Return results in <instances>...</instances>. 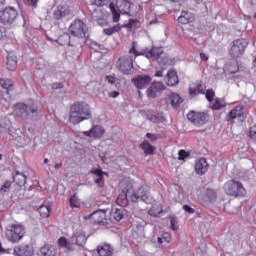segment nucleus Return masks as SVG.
<instances>
[{"mask_svg":"<svg viewBox=\"0 0 256 256\" xmlns=\"http://www.w3.org/2000/svg\"><path fill=\"white\" fill-rule=\"evenodd\" d=\"M137 42H132V48L129 50V53H134L135 57L144 56L146 59H152V61H157L158 65L162 69H167V67L173 65V60L169 56L165 55L163 47L152 46L149 48H143L141 51L135 49Z\"/></svg>","mask_w":256,"mask_h":256,"instance_id":"obj_1","label":"nucleus"},{"mask_svg":"<svg viewBox=\"0 0 256 256\" xmlns=\"http://www.w3.org/2000/svg\"><path fill=\"white\" fill-rule=\"evenodd\" d=\"M93 117L91 108L87 102H75L70 108L69 122L72 125H79L83 121H87Z\"/></svg>","mask_w":256,"mask_h":256,"instance_id":"obj_2","label":"nucleus"},{"mask_svg":"<svg viewBox=\"0 0 256 256\" xmlns=\"http://www.w3.org/2000/svg\"><path fill=\"white\" fill-rule=\"evenodd\" d=\"M247 47H249V40L246 38L236 39L230 43L228 47V55H230L232 59H239V57L245 55Z\"/></svg>","mask_w":256,"mask_h":256,"instance_id":"obj_3","label":"nucleus"},{"mask_svg":"<svg viewBox=\"0 0 256 256\" xmlns=\"http://www.w3.org/2000/svg\"><path fill=\"white\" fill-rule=\"evenodd\" d=\"M128 53L129 54L121 56L117 61L118 71H120V73H122L123 75H133V72L135 71V67H133V62L138 56H135V53Z\"/></svg>","mask_w":256,"mask_h":256,"instance_id":"obj_4","label":"nucleus"},{"mask_svg":"<svg viewBox=\"0 0 256 256\" xmlns=\"http://www.w3.org/2000/svg\"><path fill=\"white\" fill-rule=\"evenodd\" d=\"M224 190L231 197H245L247 191L243 184L237 180H230L225 183Z\"/></svg>","mask_w":256,"mask_h":256,"instance_id":"obj_5","label":"nucleus"},{"mask_svg":"<svg viewBox=\"0 0 256 256\" xmlns=\"http://www.w3.org/2000/svg\"><path fill=\"white\" fill-rule=\"evenodd\" d=\"M25 237V227L20 224H12L8 226L6 238L11 243H19Z\"/></svg>","mask_w":256,"mask_h":256,"instance_id":"obj_6","label":"nucleus"},{"mask_svg":"<svg viewBox=\"0 0 256 256\" xmlns=\"http://www.w3.org/2000/svg\"><path fill=\"white\" fill-rule=\"evenodd\" d=\"M69 32L78 39H89V30L82 20H74L69 27Z\"/></svg>","mask_w":256,"mask_h":256,"instance_id":"obj_7","label":"nucleus"},{"mask_svg":"<svg viewBox=\"0 0 256 256\" xmlns=\"http://www.w3.org/2000/svg\"><path fill=\"white\" fill-rule=\"evenodd\" d=\"M19 17V12L15 7L8 6L0 10V23L1 25H13L17 18Z\"/></svg>","mask_w":256,"mask_h":256,"instance_id":"obj_8","label":"nucleus"},{"mask_svg":"<svg viewBox=\"0 0 256 256\" xmlns=\"http://www.w3.org/2000/svg\"><path fill=\"white\" fill-rule=\"evenodd\" d=\"M187 119L190 123H193L195 127H203V125L209 121V114L191 111L187 114Z\"/></svg>","mask_w":256,"mask_h":256,"instance_id":"obj_9","label":"nucleus"},{"mask_svg":"<svg viewBox=\"0 0 256 256\" xmlns=\"http://www.w3.org/2000/svg\"><path fill=\"white\" fill-rule=\"evenodd\" d=\"M149 186H141L137 191H131V203H139L142 201L143 203H147L149 199Z\"/></svg>","mask_w":256,"mask_h":256,"instance_id":"obj_10","label":"nucleus"},{"mask_svg":"<svg viewBox=\"0 0 256 256\" xmlns=\"http://www.w3.org/2000/svg\"><path fill=\"white\" fill-rule=\"evenodd\" d=\"M87 239H89V236H87L83 229H76L70 237L72 247H75V245L77 247H84L87 245Z\"/></svg>","mask_w":256,"mask_h":256,"instance_id":"obj_11","label":"nucleus"},{"mask_svg":"<svg viewBox=\"0 0 256 256\" xmlns=\"http://www.w3.org/2000/svg\"><path fill=\"white\" fill-rule=\"evenodd\" d=\"M90 175H94V183L99 187L100 189H103L105 187V176L109 177V173L103 171L101 166L97 165L96 167H93L89 171Z\"/></svg>","mask_w":256,"mask_h":256,"instance_id":"obj_12","label":"nucleus"},{"mask_svg":"<svg viewBox=\"0 0 256 256\" xmlns=\"http://www.w3.org/2000/svg\"><path fill=\"white\" fill-rule=\"evenodd\" d=\"M165 91L163 82H153L146 91L148 99H157Z\"/></svg>","mask_w":256,"mask_h":256,"instance_id":"obj_13","label":"nucleus"},{"mask_svg":"<svg viewBox=\"0 0 256 256\" xmlns=\"http://www.w3.org/2000/svg\"><path fill=\"white\" fill-rule=\"evenodd\" d=\"M116 7L121 13V15H127L128 17H133V8L135 5L131 3L129 0H117L116 1Z\"/></svg>","mask_w":256,"mask_h":256,"instance_id":"obj_14","label":"nucleus"},{"mask_svg":"<svg viewBox=\"0 0 256 256\" xmlns=\"http://www.w3.org/2000/svg\"><path fill=\"white\" fill-rule=\"evenodd\" d=\"M107 211L105 210H96L89 215L84 216V219L88 221L92 219V223L98 225H105V217H107Z\"/></svg>","mask_w":256,"mask_h":256,"instance_id":"obj_15","label":"nucleus"},{"mask_svg":"<svg viewBox=\"0 0 256 256\" xmlns=\"http://www.w3.org/2000/svg\"><path fill=\"white\" fill-rule=\"evenodd\" d=\"M14 256H33V246L29 244H20L14 247Z\"/></svg>","mask_w":256,"mask_h":256,"instance_id":"obj_16","label":"nucleus"},{"mask_svg":"<svg viewBox=\"0 0 256 256\" xmlns=\"http://www.w3.org/2000/svg\"><path fill=\"white\" fill-rule=\"evenodd\" d=\"M131 82L136 89H145L147 85L151 84V78L149 75H138L132 78Z\"/></svg>","mask_w":256,"mask_h":256,"instance_id":"obj_17","label":"nucleus"},{"mask_svg":"<svg viewBox=\"0 0 256 256\" xmlns=\"http://www.w3.org/2000/svg\"><path fill=\"white\" fill-rule=\"evenodd\" d=\"M131 195V190L127 188L122 189L116 200L117 205H119L120 207H127V205H129V201H131Z\"/></svg>","mask_w":256,"mask_h":256,"instance_id":"obj_18","label":"nucleus"},{"mask_svg":"<svg viewBox=\"0 0 256 256\" xmlns=\"http://www.w3.org/2000/svg\"><path fill=\"white\" fill-rule=\"evenodd\" d=\"M166 79L168 87H175L176 85H179V76L177 75V70H175V68L168 70Z\"/></svg>","mask_w":256,"mask_h":256,"instance_id":"obj_19","label":"nucleus"},{"mask_svg":"<svg viewBox=\"0 0 256 256\" xmlns=\"http://www.w3.org/2000/svg\"><path fill=\"white\" fill-rule=\"evenodd\" d=\"M243 115H245L243 105H237L228 113L226 121H233L238 117H243Z\"/></svg>","mask_w":256,"mask_h":256,"instance_id":"obj_20","label":"nucleus"},{"mask_svg":"<svg viewBox=\"0 0 256 256\" xmlns=\"http://www.w3.org/2000/svg\"><path fill=\"white\" fill-rule=\"evenodd\" d=\"M209 170V163H207V159L200 158L195 163V171L197 175H205L207 171Z\"/></svg>","mask_w":256,"mask_h":256,"instance_id":"obj_21","label":"nucleus"},{"mask_svg":"<svg viewBox=\"0 0 256 256\" xmlns=\"http://www.w3.org/2000/svg\"><path fill=\"white\" fill-rule=\"evenodd\" d=\"M27 172H21L19 170L15 171V174L13 175V181L18 185V187H25V184L27 183Z\"/></svg>","mask_w":256,"mask_h":256,"instance_id":"obj_22","label":"nucleus"},{"mask_svg":"<svg viewBox=\"0 0 256 256\" xmlns=\"http://www.w3.org/2000/svg\"><path fill=\"white\" fill-rule=\"evenodd\" d=\"M16 113L22 119H29V106L25 103H17L15 105Z\"/></svg>","mask_w":256,"mask_h":256,"instance_id":"obj_23","label":"nucleus"},{"mask_svg":"<svg viewBox=\"0 0 256 256\" xmlns=\"http://www.w3.org/2000/svg\"><path fill=\"white\" fill-rule=\"evenodd\" d=\"M6 69L8 71H15L17 69V55L13 54V52L7 54Z\"/></svg>","mask_w":256,"mask_h":256,"instance_id":"obj_24","label":"nucleus"},{"mask_svg":"<svg viewBox=\"0 0 256 256\" xmlns=\"http://www.w3.org/2000/svg\"><path fill=\"white\" fill-rule=\"evenodd\" d=\"M202 201L203 205H207V203H214V201H217V192L211 188H208L202 198Z\"/></svg>","mask_w":256,"mask_h":256,"instance_id":"obj_25","label":"nucleus"},{"mask_svg":"<svg viewBox=\"0 0 256 256\" xmlns=\"http://www.w3.org/2000/svg\"><path fill=\"white\" fill-rule=\"evenodd\" d=\"M193 21H195V16L188 11H182L178 17V23H181V25H188V23H193Z\"/></svg>","mask_w":256,"mask_h":256,"instance_id":"obj_26","label":"nucleus"},{"mask_svg":"<svg viewBox=\"0 0 256 256\" xmlns=\"http://www.w3.org/2000/svg\"><path fill=\"white\" fill-rule=\"evenodd\" d=\"M113 217L115 221H123L125 217H129V212L125 209V206H120V208H115Z\"/></svg>","mask_w":256,"mask_h":256,"instance_id":"obj_27","label":"nucleus"},{"mask_svg":"<svg viewBox=\"0 0 256 256\" xmlns=\"http://www.w3.org/2000/svg\"><path fill=\"white\" fill-rule=\"evenodd\" d=\"M56 43L60 46L68 45V47H75L76 45L71 43V35L69 33H64L58 37Z\"/></svg>","mask_w":256,"mask_h":256,"instance_id":"obj_28","label":"nucleus"},{"mask_svg":"<svg viewBox=\"0 0 256 256\" xmlns=\"http://www.w3.org/2000/svg\"><path fill=\"white\" fill-rule=\"evenodd\" d=\"M99 256H113V248L109 244H103L97 247Z\"/></svg>","mask_w":256,"mask_h":256,"instance_id":"obj_29","label":"nucleus"},{"mask_svg":"<svg viewBox=\"0 0 256 256\" xmlns=\"http://www.w3.org/2000/svg\"><path fill=\"white\" fill-rule=\"evenodd\" d=\"M69 15V9L65 7H58L57 10L53 12V19L59 21Z\"/></svg>","mask_w":256,"mask_h":256,"instance_id":"obj_30","label":"nucleus"},{"mask_svg":"<svg viewBox=\"0 0 256 256\" xmlns=\"http://www.w3.org/2000/svg\"><path fill=\"white\" fill-rule=\"evenodd\" d=\"M141 149H143L145 155H154L155 149H157L155 146L151 145L149 143V140H145L140 144Z\"/></svg>","mask_w":256,"mask_h":256,"instance_id":"obj_31","label":"nucleus"},{"mask_svg":"<svg viewBox=\"0 0 256 256\" xmlns=\"http://www.w3.org/2000/svg\"><path fill=\"white\" fill-rule=\"evenodd\" d=\"M59 247H65L67 251H75V247H73V244L71 242V238H69V241L65 237H60L58 240Z\"/></svg>","mask_w":256,"mask_h":256,"instance_id":"obj_32","label":"nucleus"},{"mask_svg":"<svg viewBox=\"0 0 256 256\" xmlns=\"http://www.w3.org/2000/svg\"><path fill=\"white\" fill-rule=\"evenodd\" d=\"M97 14H99L100 16H98ZM91 15L93 21H96V23H98L100 27H103V25H105L106 21L104 20L103 15H101V11L94 9L93 11H91Z\"/></svg>","mask_w":256,"mask_h":256,"instance_id":"obj_33","label":"nucleus"},{"mask_svg":"<svg viewBox=\"0 0 256 256\" xmlns=\"http://www.w3.org/2000/svg\"><path fill=\"white\" fill-rule=\"evenodd\" d=\"M105 135V129L101 125L92 127V136L94 139H101Z\"/></svg>","mask_w":256,"mask_h":256,"instance_id":"obj_34","label":"nucleus"},{"mask_svg":"<svg viewBox=\"0 0 256 256\" xmlns=\"http://www.w3.org/2000/svg\"><path fill=\"white\" fill-rule=\"evenodd\" d=\"M51 210V205H41L38 208V213L40 214V217H42L43 219H47V217L51 215Z\"/></svg>","mask_w":256,"mask_h":256,"instance_id":"obj_35","label":"nucleus"},{"mask_svg":"<svg viewBox=\"0 0 256 256\" xmlns=\"http://www.w3.org/2000/svg\"><path fill=\"white\" fill-rule=\"evenodd\" d=\"M13 85V80L0 78V87L5 89L6 95H9V91H11Z\"/></svg>","mask_w":256,"mask_h":256,"instance_id":"obj_36","label":"nucleus"},{"mask_svg":"<svg viewBox=\"0 0 256 256\" xmlns=\"http://www.w3.org/2000/svg\"><path fill=\"white\" fill-rule=\"evenodd\" d=\"M172 107H179L183 103V98L179 94L172 93L169 97Z\"/></svg>","mask_w":256,"mask_h":256,"instance_id":"obj_37","label":"nucleus"},{"mask_svg":"<svg viewBox=\"0 0 256 256\" xmlns=\"http://www.w3.org/2000/svg\"><path fill=\"white\" fill-rule=\"evenodd\" d=\"M28 119H37V115H39V108L37 107V105L32 104L28 106Z\"/></svg>","mask_w":256,"mask_h":256,"instance_id":"obj_38","label":"nucleus"},{"mask_svg":"<svg viewBox=\"0 0 256 256\" xmlns=\"http://www.w3.org/2000/svg\"><path fill=\"white\" fill-rule=\"evenodd\" d=\"M121 25L120 24H116L110 28H106L104 29V34L105 35H108V36H111V35H114V33H119V31H121Z\"/></svg>","mask_w":256,"mask_h":256,"instance_id":"obj_39","label":"nucleus"},{"mask_svg":"<svg viewBox=\"0 0 256 256\" xmlns=\"http://www.w3.org/2000/svg\"><path fill=\"white\" fill-rule=\"evenodd\" d=\"M85 41H86V45H88V47H90V49H93L94 51H97V49H98V51H101V49L103 47L101 44H99L96 41H93L89 38L85 39Z\"/></svg>","mask_w":256,"mask_h":256,"instance_id":"obj_40","label":"nucleus"},{"mask_svg":"<svg viewBox=\"0 0 256 256\" xmlns=\"http://www.w3.org/2000/svg\"><path fill=\"white\" fill-rule=\"evenodd\" d=\"M40 253L42 256H53V246L44 245L40 249Z\"/></svg>","mask_w":256,"mask_h":256,"instance_id":"obj_41","label":"nucleus"},{"mask_svg":"<svg viewBox=\"0 0 256 256\" xmlns=\"http://www.w3.org/2000/svg\"><path fill=\"white\" fill-rule=\"evenodd\" d=\"M205 97L207 101H209V103H213V101L215 100V91L213 89L206 90Z\"/></svg>","mask_w":256,"mask_h":256,"instance_id":"obj_42","label":"nucleus"},{"mask_svg":"<svg viewBox=\"0 0 256 256\" xmlns=\"http://www.w3.org/2000/svg\"><path fill=\"white\" fill-rule=\"evenodd\" d=\"M227 69L232 75L235 73H239V64L237 62H232L230 66L227 67Z\"/></svg>","mask_w":256,"mask_h":256,"instance_id":"obj_43","label":"nucleus"},{"mask_svg":"<svg viewBox=\"0 0 256 256\" xmlns=\"http://www.w3.org/2000/svg\"><path fill=\"white\" fill-rule=\"evenodd\" d=\"M190 155H191L190 152H187V150H185V149H181L178 152V160L179 161H185V159H187V157H189Z\"/></svg>","mask_w":256,"mask_h":256,"instance_id":"obj_44","label":"nucleus"},{"mask_svg":"<svg viewBox=\"0 0 256 256\" xmlns=\"http://www.w3.org/2000/svg\"><path fill=\"white\" fill-rule=\"evenodd\" d=\"M70 207L77 208L79 207V198H77V194H74L69 199Z\"/></svg>","mask_w":256,"mask_h":256,"instance_id":"obj_45","label":"nucleus"},{"mask_svg":"<svg viewBox=\"0 0 256 256\" xmlns=\"http://www.w3.org/2000/svg\"><path fill=\"white\" fill-rule=\"evenodd\" d=\"M223 107H226V105L221 104V102L219 101V98H217L214 102V104H212L211 109L213 111H221V109H223Z\"/></svg>","mask_w":256,"mask_h":256,"instance_id":"obj_46","label":"nucleus"},{"mask_svg":"<svg viewBox=\"0 0 256 256\" xmlns=\"http://www.w3.org/2000/svg\"><path fill=\"white\" fill-rule=\"evenodd\" d=\"M9 189H11V183L8 181L4 182L0 188L1 195L8 193Z\"/></svg>","mask_w":256,"mask_h":256,"instance_id":"obj_47","label":"nucleus"},{"mask_svg":"<svg viewBox=\"0 0 256 256\" xmlns=\"http://www.w3.org/2000/svg\"><path fill=\"white\" fill-rule=\"evenodd\" d=\"M177 218H175V216H171L170 217V227L172 229V231H177V229H179V226H177Z\"/></svg>","mask_w":256,"mask_h":256,"instance_id":"obj_48","label":"nucleus"},{"mask_svg":"<svg viewBox=\"0 0 256 256\" xmlns=\"http://www.w3.org/2000/svg\"><path fill=\"white\" fill-rule=\"evenodd\" d=\"M161 213H162V211H160L157 208H150L149 211H148V214L151 217H160Z\"/></svg>","mask_w":256,"mask_h":256,"instance_id":"obj_49","label":"nucleus"},{"mask_svg":"<svg viewBox=\"0 0 256 256\" xmlns=\"http://www.w3.org/2000/svg\"><path fill=\"white\" fill-rule=\"evenodd\" d=\"M63 87H65V85L63 84V82H54L51 84V89L53 91H57L59 89H63Z\"/></svg>","mask_w":256,"mask_h":256,"instance_id":"obj_50","label":"nucleus"},{"mask_svg":"<svg viewBox=\"0 0 256 256\" xmlns=\"http://www.w3.org/2000/svg\"><path fill=\"white\" fill-rule=\"evenodd\" d=\"M109 0H94V3L91 5H95L96 7H103L104 5H107Z\"/></svg>","mask_w":256,"mask_h":256,"instance_id":"obj_51","label":"nucleus"},{"mask_svg":"<svg viewBox=\"0 0 256 256\" xmlns=\"http://www.w3.org/2000/svg\"><path fill=\"white\" fill-rule=\"evenodd\" d=\"M249 137L253 141H256V125H254L253 127L250 128Z\"/></svg>","mask_w":256,"mask_h":256,"instance_id":"obj_52","label":"nucleus"},{"mask_svg":"<svg viewBox=\"0 0 256 256\" xmlns=\"http://www.w3.org/2000/svg\"><path fill=\"white\" fill-rule=\"evenodd\" d=\"M149 121H151L152 123H161V118H159L157 115H149L148 116Z\"/></svg>","mask_w":256,"mask_h":256,"instance_id":"obj_53","label":"nucleus"},{"mask_svg":"<svg viewBox=\"0 0 256 256\" xmlns=\"http://www.w3.org/2000/svg\"><path fill=\"white\" fill-rule=\"evenodd\" d=\"M147 139H150V141L153 143L159 139V135L153 134V133H147L146 134Z\"/></svg>","mask_w":256,"mask_h":256,"instance_id":"obj_54","label":"nucleus"},{"mask_svg":"<svg viewBox=\"0 0 256 256\" xmlns=\"http://www.w3.org/2000/svg\"><path fill=\"white\" fill-rule=\"evenodd\" d=\"M195 89L200 95H205V88L203 87V84L197 83Z\"/></svg>","mask_w":256,"mask_h":256,"instance_id":"obj_55","label":"nucleus"},{"mask_svg":"<svg viewBox=\"0 0 256 256\" xmlns=\"http://www.w3.org/2000/svg\"><path fill=\"white\" fill-rule=\"evenodd\" d=\"M26 5H30L31 7L37 8V3L39 0H23Z\"/></svg>","mask_w":256,"mask_h":256,"instance_id":"obj_56","label":"nucleus"},{"mask_svg":"<svg viewBox=\"0 0 256 256\" xmlns=\"http://www.w3.org/2000/svg\"><path fill=\"white\" fill-rule=\"evenodd\" d=\"M182 209L185 211V213H189L190 215L195 213V210L189 205H183Z\"/></svg>","mask_w":256,"mask_h":256,"instance_id":"obj_57","label":"nucleus"},{"mask_svg":"<svg viewBox=\"0 0 256 256\" xmlns=\"http://www.w3.org/2000/svg\"><path fill=\"white\" fill-rule=\"evenodd\" d=\"M113 15V22L114 23H119V19L121 18V14L119 12H112Z\"/></svg>","mask_w":256,"mask_h":256,"instance_id":"obj_58","label":"nucleus"},{"mask_svg":"<svg viewBox=\"0 0 256 256\" xmlns=\"http://www.w3.org/2000/svg\"><path fill=\"white\" fill-rule=\"evenodd\" d=\"M162 239H163V241H165V243H171V234L170 233H164L162 235Z\"/></svg>","mask_w":256,"mask_h":256,"instance_id":"obj_59","label":"nucleus"},{"mask_svg":"<svg viewBox=\"0 0 256 256\" xmlns=\"http://www.w3.org/2000/svg\"><path fill=\"white\" fill-rule=\"evenodd\" d=\"M135 23H137V20L135 19H130L129 23H127L126 25H124V27H126V29H131V27H133V25H135Z\"/></svg>","mask_w":256,"mask_h":256,"instance_id":"obj_60","label":"nucleus"},{"mask_svg":"<svg viewBox=\"0 0 256 256\" xmlns=\"http://www.w3.org/2000/svg\"><path fill=\"white\" fill-rule=\"evenodd\" d=\"M105 81H107L108 83H110V85H114V83H115V77H114V76H111V75L106 76V77H105Z\"/></svg>","mask_w":256,"mask_h":256,"instance_id":"obj_61","label":"nucleus"},{"mask_svg":"<svg viewBox=\"0 0 256 256\" xmlns=\"http://www.w3.org/2000/svg\"><path fill=\"white\" fill-rule=\"evenodd\" d=\"M119 95H120L119 91H112L108 94V96L111 97L112 99H117Z\"/></svg>","mask_w":256,"mask_h":256,"instance_id":"obj_62","label":"nucleus"},{"mask_svg":"<svg viewBox=\"0 0 256 256\" xmlns=\"http://www.w3.org/2000/svg\"><path fill=\"white\" fill-rule=\"evenodd\" d=\"M189 94L192 96V97H197V95H199V92L196 88L194 89H191L189 90Z\"/></svg>","mask_w":256,"mask_h":256,"instance_id":"obj_63","label":"nucleus"},{"mask_svg":"<svg viewBox=\"0 0 256 256\" xmlns=\"http://www.w3.org/2000/svg\"><path fill=\"white\" fill-rule=\"evenodd\" d=\"M83 135H85V137H90L93 138V131L92 128L89 131H84Z\"/></svg>","mask_w":256,"mask_h":256,"instance_id":"obj_64","label":"nucleus"}]
</instances>
